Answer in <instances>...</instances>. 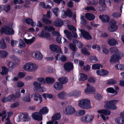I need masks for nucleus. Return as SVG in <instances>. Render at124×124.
<instances>
[{
	"label": "nucleus",
	"instance_id": "obj_63",
	"mask_svg": "<svg viewBox=\"0 0 124 124\" xmlns=\"http://www.w3.org/2000/svg\"><path fill=\"white\" fill-rule=\"evenodd\" d=\"M82 53L85 55H89V53L88 52L85 48H84L81 50Z\"/></svg>",
	"mask_w": 124,
	"mask_h": 124
},
{
	"label": "nucleus",
	"instance_id": "obj_13",
	"mask_svg": "<svg viewBox=\"0 0 124 124\" xmlns=\"http://www.w3.org/2000/svg\"><path fill=\"white\" fill-rule=\"evenodd\" d=\"M72 13L70 9H68L67 10L66 13L65 11L64 10L62 11L61 17L62 18H64L66 16H67L69 17H71L72 16Z\"/></svg>",
	"mask_w": 124,
	"mask_h": 124
},
{
	"label": "nucleus",
	"instance_id": "obj_62",
	"mask_svg": "<svg viewBox=\"0 0 124 124\" xmlns=\"http://www.w3.org/2000/svg\"><path fill=\"white\" fill-rule=\"evenodd\" d=\"M68 27L69 30L70 31H76V29L73 26L71 25L69 26H68Z\"/></svg>",
	"mask_w": 124,
	"mask_h": 124
},
{
	"label": "nucleus",
	"instance_id": "obj_57",
	"mask_svg": "<svg viewBox=\"0 0 124 124\" xmlns=\"http://www.w3.org/2000/svg\"><path fill=\"white\" fill-rule=\"evenodd\" d=\"M42 21L44 23L47 24H50L51 23L50 20L44 18L42 19Z\"/></svg>",
	"mask_w": 124,
	"mask_h": 124
},
{
	"label": "nucleus",
	"instance_id": "obj_46",
	"mask_svg": "<svg viewBox=\"0 0 124 124\" xmlns=\"http://www.w3.org/2000/svg\"><path fill=\"white\" fill-rule=\"evenodd\" d=\"M106 91L109 93H112L115 95L114 89L112 87H109L106 89Z\"/></svg>",
	"mask_w": 124,
	"mask_h": 124
},
{
	"label": "nucleus",
	"instance_id": "obj_6",
	"mask_svg": "<svg viewBox=\"0 0 124 124\" xmlns=\"http://www.w3.org/2000/svg\"><path fill=\"white\" fill-rule=\"evenodd\" d=\"M1 34L4 33L7 34H13L14 33V31L9 27L4 25L0 31Z\"/></svg>",
	"mask_w": 124,
	"mask_h": 124
},
{
	"label": "nucleus",
	"instance_id": "obj_43",
	"mask_svg": "<svg viewBox=\"0 0 124 124\" xmlns=\"http://www.w3.org/2000/svg\"><path fill=\"white\" fill-rule=\"evenodd\" d=\"M45 30L47 31H51L54 30L55 29L52 26H47L45 27Z\"/></svg>",
	"mask_w": 124,
	"mask_h": 124
},
{
	"label": "nucleus",
	"instance_id": "obj_27",
	"mask_svg": "<svg viewBox=\"0 0 124 124\" xmlns=\"http://www.w3.org/2000/svg\"><path fill=\"white\" fill-rule=\"evenodd\" d=\"M31 62H29L25 64L23 67V69L26 71H29L31 69Z\"/></svg>",
	"mask_w": 124,
	"mask_h": 124
},
{
	"label": "nucleus",
	"instance_id": "obj_8",
	"mask_svg": "<svg viewBox=\"0 0 124 124\" xmlns=\"http://www.w3.org/2000/svg\"><path fill=\"white\" fill-rule=\"evenodd\" d=\"M94 116L92 115H86L81 118L82 122H90L94 118Z\"/></svg>",
	"mask_w": 124,
	"mask_h": 124
},
{
	"label": "nucleus",
	"instance_id": "obj_20",
	"mask_svg": "<svg viewBox=\"0 0 124 124\" xmlns=\"http://www.w3.org/2000/svg\"><path fill=\"white\" fill-rule=\"evenodd\" d=\"M54 86L55 89L57 90H60L63 88L62 84L59 82L55 83L54 84Z\"/></svg>",
	"mask_w": 124,
	"mask_h": 124
},
{
	"label": "nucleus",
	"instance_id": "obj_38",
	"mask_svg": "<svg viewBox=\"0 0 124 124\" xmlns=\"http://www.w3.org/2000/svg\"><path fill=\"white\" fill-rule=\"evenodd\" d=\"M42 95L43 97L46 99L47 98L51 99L53 97V96L52 94L49 93H44L42 94Z\"/></svg>",
	"mask_w": 124,
	"mask_h": 124
},
{
	"label": "nucleus",
	"instance_id": "obj_40",
	"mask_svg": "<svg viewBox=\"0 0 124 124\" xmlns=\"http://www.w3.org/2000/svg\"><path fill=\"white\" fill-rule=\"evenodd\" d=\"M30 70L31 71H34L38 68L37 66L35 63L31 62Z\"/></svg>",
	"mask_w": 124,
	"mask_h": 124
},
{
	"label": "nucleus",
	"instance_id": "obj_16",
	"mask_svg": "<svg viewBox=\"0 0 124 124\" xmlns=\"http://www.w3.org/2000/svg\"><path fill=\"white\" fill-rule=\"evenodd\" d=\"M80 32L85 39L89 40L91 39V37L88 32L82 30H80Z\"/></svg>",
	"mask_w": 124,
	"mask_h": 124
},
{
	"label": "nucleus",
	"instance_id": "obj_41",
	"mask_svg": "<svg viewBox=\"0 0 124 124\" xmlns=\"http://www.w3.org/2000/svg\"><path fill=\"white\" fill-rule=\"evenodd\" d=\"M14 97V96L13 95H11L9 96H8V97L6 98H3L2 100V101L3 102H6L8 101H10L11 99H8V98H10L11 97V98L13 97V98Z\"/></svg>",
	"mask_w": 124,
	"mask_h": 124
},
{
	"label": "nucleus",
	"instance_id": "obj_37",
	"mask_svg": "<svg viewBox=\"0 0 124 124\" xmlns=\"http://www.w3.org/2000/svg\"><path fill=\"white\" fill-rule=\"evenodd\" d=\"M102 65L99 64H96L93 65L92 68L93 69H100V68H102Z\"/></svg>",
	"mask_w": 124,
	"mask_h": 124
},
{
	"label": "nucleus",
	"instance_id": "obj_42",
	"mask_svg": "<svg viewBox=\"0 0 124 124\" xmlns=\"http://www.w3.org/2000/svg\"><path fill=\"white\" fill-rule=\"evenodd\" d=\"M8 72V70L5 67H2V71L0 74L2 75H4L6 74Z\"/></svg>",
	"mask_w": 124,
	"mask_h": 124
},
{
	"label": "nucleus",
	"instance_id": "obj_60",
	"mask_svg": "<svg viewBox=\"0 0 124 124\" xmlns=\"http://www.w3.org/2000/svg\"><path fill=\"white\" fill-rule=\"evenodd\" d=\"M22 99L23 101L27 102H30L31 101V99L29 96L24 97Z\"/></svg>",
	"mask_w": 124,
	"mask_h": 124
},
{
	"label": "nucleus",
	"instance_id": "obj_49",
	"mask_svg": "<svg viewBox=\"0 0 124 124\" xmlns=\"http://www.w3.org/2000/svg\"><path fill=\"white\" fill-rule=\"evenodd\" d=\"M37 80L41 83V84H44L45 83V79L42 78H37Z\"/></svg>",
	"mask_w": 124,
	"mask_h": 124
},
{
	"label": "nucleus",
	"instance_id": "obj_48",
	"mask_svg": "<svg viewBox=\"0 0 124 124\" xmlns=\"http://www.w3.org/2000/svg\"><path fill=\"white\" fill-rule=\"evenodd\" d=\"M116 83V81L113 79H110L108 80V84L109 85H112L115 84Z\"/></svg>",
	"mask_w": 124,
	"mask_h": 124
},
{
	"label": "nucleus",
	"instance_id": "obj_58",
	"mask_svg": "<svg viewBox=\"0 0 124 124\" xmlns=\"http://www.w3.org/2000/svg\"><path fill=\"white\" fill-rule=\"evenodd\" d=\"M30 118L28 116V114L24 115L23 117V120L24 121H28Z\"/></svg>",
	"mask_w": 124,
	"mask_h": 124
},
{
	"label": "nucleus",
	"instance_id": "obj_17",
	"mask_svg": "<svg viewBox=\"0 0 124 124\" xmlns=\"http://www.w3.org/2000/svg\"><path fill=\"white\" fill-rule=\"evenodd\" d=\"M96 73L98 75L102 76L107 75L109 73L108 71L104 69L97 70Z\"/></svg>",
	"mask_w": 124,
	"mask_h": 124
},
{
	"label": "nucleus",
	"instance_id": "obj_12",
	"mask_svg": "<svg viewBox=\"0 0 124 124\" xmlns=\"http://www.w3.org/2000/svg\"><path fill=\"white\" fill-rule=\"evenodd\" d=\"M87 87L85 90V92L86 93H93L95 91V88L90 85L88 84H87Z\"/></svg>",
	"mask_w": 124,
	"mask_h": 124
},
{
	"label": "nucleus",
	"instance_id": "obj_19",
	"mask_svg": "<svg viewBox=\"0 0 124 124\" xmlns=\"http://www.w3.org/2000/svg\"><path fill=\"white\" fill-rule=\"evenodd\" d=\"M34 88L33 89L35 91H39L40 88H41V84L35 81L33 83Z\"/></svg>",
	"mask_w": 124,
	"mask_h": 124
},
{
	"label": "nucleus",
	"instance_id": "obj_52",
	"mask_svg": "<svg viewBox=\"0 0 124 124\" xmlns=\"http://www.w3.org/2000/svg\"><path fill=\"white\" fill-rule=\"evenodd\" d=\"M40 5L42 7L44 8H51V7H50V6L49 5H47L46 6L44 2L41 3L40 4Z\"/></svg>",
	"mask_w": 124,
	"mask_h": 124
},
{
	"label": "nucleus",
	"instance_id": "obj_29",
	"mask_svg": "<svg viewBox=\"0 0 124 124\" xmlns=\"http://www.w3.org/2000/svg\"><path fill=\"white\" fill-rule=\"evenodd\" d=\"M108 43L111 46H114L116 45L117 42L114 39H110L108 40Z\"/></svg>",
	"mask_w": 124,
	"mask_h": 124
},
{
	"label": "nucleus",
	"instance_id": "obj_55",
	"mask_svg": "<svg viewBox=\"0 0 124 124\" xmlns=\"http://www.w3.org/2000/svg\"><path fill=\"white\" fill-rule=\"evenodd\" d=\"M4 10L6 12H8L10 9V7L9 5H7L4 6L3 8Z\"/></svg>",
	"mask_w": 124,
	"mask_h": 124
},
{
	"label": "nucleus",
	"instance_id": "obj_51",
	"mask_svg": "<svg viewBox=\"0 0 124 124\" xmlns=\"http://www.w3.org/2000/svg\"><path fill=\"white\" fill-rule=\"evenodd\" d=\"M52 11L54 13L55 15L57 16L58 15L59 12V10L57 8H55L53 9L52 10Z\"/></svg>",
	"mask_w": 124,
	"mask_h": 124
},
{
	"label": "nucleus",
	"instance_id": "obj_18",
	"mask_svg": "<svg viewBox=\"0 0 124 124\" xmlns=\"http://www.w3.org/2000/svg\"><path fill=\"white\" fill-rule=\"evenodd\" d=\"M32 55L33 57L38 60H41L43 58L42 55L38 51H35L33 52V53Z\"/></svg>",
	"mask_w": 124,
	"mask_h": 124
},
{
	"label": "nucleus",
	"instance_id": "obj_56",
	"mask_svg": "<svg viewBox=\"0 0 124 124\" xmlns=\"http://www.w3.org/2000/svg\"><path fill=\"white\" fill-rule=\"evenodd\" d=\"M79 116H82L85 114V111L83 109L79 110L78 112Z\"/></svg>",
	"mask_w": 124,
	"mask_h": 124
},
{
	"label": "nucleus",
	"instance_id": "obj_7",
	"mask_svg": "<svg viewBox=\"0 0 124 124\" xmlns=\"http://www.w3.org/2000/svg\"><path fill=\"white\" fill-rule=\"evenodd\" d=\"M76 111V110L74 108L70 105L66 106L64 110L65 113L68 115H72L75 113Z\"/></svg>",
	"mask_w": 124,
	"mask_h": 124
},
{
	"label": "nucleus",
	"instance_id": "obj_53",
	"mask_svg": "<svg viewBox=\"0 0 124 124\" xmlns=\"http://www.w3.org/2000/svg\"><path fill=\"white\" fill-rule=\"evenodd\" d=\"M76 45L79 48H81L83 46V44L81 42L76 41L75 43Z\"/></svg>",
	"mask_w": 124,
	"mask_h": 124
},
{
	"label": "nucleus",
	"instance_id": "obj_35",
	"mask_svg": "<svg viewBox=\"0 0 124 124\" xmlns=\"http://www.w3.org/2000/svg\"><path fill=\"white\" fill-rule=\"evenodd\" d=\"M69 47L70 49L74 52H75L78 50V48L76 46L74 45L71 43H70L69 45Z\"/></svg>",
	"mask_w": 124,
	"mask_h": 124
},
{
	"label": "nucleus",
	"instance_id": "obj_21",
	"mask_svg": "<svg viewBox=\"0 0 124 124\" xmlns=\"http://www.w3.org/2000/svg\"><path fill=\"white\" fill-rule=\"evenodd\" d=\"M67 95V94L64 92H60L57 95L58 98L61 99H65Z\"/></svg>",
	"mask_w": 124,
	"mask_h": 124
},
{
	"label": "nucleus",
	"instance_id": "obj_10",
	"mask_svg": "<svg viewBox=\"0 0 124 124\" xmlns=\"http://www.w3.org/2000/svg\"><path fill=\"white\" fill-rule=\"evenodd\" d=\"M66 36L69 39H71L72 37H73L76 38L78 37L77 35L75 32H72L71 34L69 32V31L67 30H65L64 31Z\"/></svg>",
	"mask_w": 124,
	"mask_h": 124
},
{
	"label": "nucleus",
	"instance_id": "obj_34",
	"mask_svg": "<svg viewBox=\"0 0 124 124\" xmlns=\"http://www.w3.org/2000/svg\"><path fill=\"white\" fill-rule=\"evenodd\" d=\"M35 38L33 37L32 39H25L24 40L25 42L28 45H30L34 41Z\"/></svg>",
	"mask_w": 124,
	"mask_h": 124
},
{
	"label": "nucleus",
	"instance_id": "obj_14",
	"mask_svg": "<svg viewBox=\"0 0 124 124\" xmlns=\"http://www.w3.org/2000/svg\"><path fill=\"white\" fill-rule=\"evenodd\" d=\"M34 100L36 101H38L39 103H40L42 101V98L41 95L40 94L35 93L33 94Z\"/></svg>",
	"mask_w": 124,
	"mask_h": 124
},
{
	"label": "nucleus",
	"instance_id": "obj_5",
	"mask_svg": "<svg viewBox=\"0 0 124 124\" xmlns=\"http://www.w3.org/2000/svg\"><path fill=\"white\" fill-rule=\"evenodd\" d=\"M118 101L113 100L109 101H106L105 102L104 107L105 108L114 110L117 109L115 104L117 103Z\"/></svg>",
	"mask_w": 124,
	"mask_h": 124
},
{
	"label": "nucleus",
	"instance_id": "obj_24",
	"mask_svg": "<svg viewBox=\"0 0 124 124\" xmlns=\"http://www.w3.org/2000/svg\"><path fill=\"white\" fill-rule=\"evenodd\" d=\"M99 17L102 21L103 22H107L109 20V17L107 15L100 16Z\"/></svg>",
	"mask_w": 124,
	"mask_h": 124
},
{
	"label": "nucleus",
	"instance_id": "obj_25",
	"mask_svg": "<svg viewBox=\"0 0 124 124\" xmlns=\"http://www.w3.org/2000/svg\"><path fill=\"white\" fill-rule=\"evenodd\" d=\"M63 21L60 19L56 20L54 23V25L56 26H62L63 24Z\"/></svg>",
	"mask_w": 124,
	"mask_h": 124
},
{
	"label": "nucleus",
	"instance_id": "obj_44",
	"mask_svg": "<svg viewBox=\"0 0 124 124\" xmlns=\"http://www.w3.org/2000/svg\"><path fill=\"white\" fill-rule=\"evenodd\" d=\"M26 45L23 41L21 39H19V46L20 48H22L25 46Z\"/></svg>",
	"mask_w": 124,
	"mask_h": 124
},
{
	"label": "nucleus",
	"instance_id": "obj_54",
	"mask_svg": "<svg viewBox=\"0 0 124 124\" xmlns=\"http://www.w3.org/2000/svg\"><path fill=\"white\" fill-rule=\"evenodd\" d=\"M113 17L115 18H117L121 16V14L117 12L113 13L112 14Z\"/></svg>",
	"mask_w": 124,
	"mask_h": 124
},
{
	"label": "nucleus",
	"instance_id": "obj_11",
	"mask_svg": "<svg viewBox=\"0 0 124 124\" xmlns=\"http://www.w3.org/2000/svg\"><path fill=\"white\" fill-rule=\"evenodd\" d=\"M49 48L50 49L53 51L58 53L61 52L60 47L56 45L52 44L50 46Z\"/></svg>",
	"mask_w": 124,
	"mask_h": 124
},
{
	"label": "nucleus",
	"instance_id": "obj_23",
	"mask_svg": "<svg viewBox=\"0 0 124 124\" xmlns=\"http://www.w3.org/2000/svg\"><path fill=\"white\" fill-rule=\"evenodd\" d=\"M85 17L87 19L90 21L94 20L95 18V16L89 13H86Z\"/></svg>",
	"mask_w": 124,
	"mask_h": 124
},
{
	"label": "nucleus",
	"instance_id": "obj_1",
	"mask_svg": "<svg viewBox=\"0 0 124 124\" xmlns=\"http://www.w3.org/2000/svg\"><path fill=\"white\" fill-rule=\"evenodd\" d=\"M109 51L112 54H114L111 57L109 61L111 63L117 62H119L122 57L124 56L123 53L119 51L115 47H112L110 48Z\"/></svg>",
	"mask_w": 124,
	"mask_h": 124
},
{
	"label": "nucleus",
	"instance_id": "obj_4",
	"mask_svg": "<svg viewBox=\"0 0 124 124\" xmlns=\"http://www.w3.org/2000/svg\"><path fill=\"white\" fill-rule=\"evenodd\" d=\"M97 112L99 114V115L97 116V118H99V115H100L102 119L105 121L107 120L108 119L109 117L108 115H110L111 113L110 111L106 109L98 110Z\"/></svg>",
	"mask_w": 124,
	"mask_h": 124
},
{
	"label": "nucleus",
	"instance_id": "obj_9",
	"mask_svg": "<svg viewBox=\"0 0 124 124\" xmlns=\"http://www.w3.org/2000/svg\"><path fill=\"white\" fill-rule=\"evenodd\" d=\"M116 21L115 20H111L110 23V26L108 27V29L109 31L113 32L116 31L117 29V26L115 24Z\"/></svg>",
	"mask_w": 124,
	"mask_h": 124
},
{
	"label": "nucleus",
	"instance_id": "obj_2",
	"mask_svg": "<svg viewBox=\"0 0 124 124\" xmlns=\"http://www.w3.org/2000/svg\"><path fill=\"white\" fill-rule=\"evenodd\" d=\"M48 109L46 107H43L40 109L39 112L33 113L32 115V118L34 120L38 121L42 119V115L48 113Z\"/></svg>",
	"mask_w": 124,
	"mask_h": 124
},
{
	"label": "nucleus",
	"instance_id": "obj_31",
	"mask_svg": "<svg viewBox=\"0 0 124 124\" xmlns=\"http://www.w3.org/2000/svg\"><path fill=\"white\" fill-rule=\"evenodd\" d=\"M118 117L116 118L115 119V122L119 124H122L123 118L124 117Z\"/></svg>",
	"mask_w": 124,
	"mask_h": 124
},
{
	"label": "nucleus",
	"instance_id": "obj_32",
	"mask_svg": "<svg viewBox=\"0 0 124 124\" xmlns=\"http://www.w3.org/2000/svg\"><path fill=\"white\" fill-rule=\"evenodd\" d=\"M58 80L61 84H65L67 83L68 81V79L65 77L60 78Z\"/></svg>",
	"mask_w": 124,
	"mask_h": 124
},
{
	"label": "nucleus",
	"instance_id": "obj_3",
	"mask_svg": "<svg viewBox=\"0 0 124 124\" xmlns=\"http://www.w3.org/2000/svg\"><path fill=\"white\" fill-rule=\"evenodd\" d=\"M78 105L79 107L83 109H87L91 107L90 100L86 99L79 100Z\"/></svg>",
	"mask_w": 124,
	"mask_h": 124
},
{
	"label": "nucleus",
	"instance_id": "obj_50",
	"mask_svg": "<svg viewBox=\"0 0 124 124\" xmlns=\"http://www.w3.org/2000/svg\"><path fill=\"white\" fill-rule=\"evenodd\" d=\"M6 47V44L4 40H2L0 42V48H4Z\"/></svg>",
	"mask_w": 124,
	"mask_h": 124
},
{
	"label": "nucleus",
	"instance_id": "obj_15",
	"mask_svg": "<svg viewBox=\"0 0 124 124\" xmlns=\"http://www.w3.org/2000/svg\"><path fill=\"white\" fill-rule=\"evenodd\" d=\"M64 67L66 71H69L73 69V66L71 62H68L64 64Z\"/></svg>",
	"mask_w": 124,
	"mask_h": 124
},
{
	"label": "nucleus",
	"instance_id": "obj_30",
	"mask_svg": "<svg viewBox=\"0 0 124 124\" xmlns=\"http://www.w3.org/2000/svg\"><path fill=\"white\" fill-rule=\"evenodd\" d=\"M25 21L27 24H31L32 26H34L36 25L35 23L33 22L32 20L30 18L26 19L25 20Z\"/></svg>",
	"mask_w": 124,
	"mask_h": 124
},
{
	"label": "nucleus",
	"instance_id": "obj_59",
	"mask_svg": "<svg viewBox=\"0 0 124 124\" xmlns=\"http://www.w3.org/2000/svg\"><path fill=\"white\" fill-rule=\"evenodd\" d=\"M24 84L23 82H18L17 84V86L18 87H23L24 85Z\"/></svg>",
	"mask_w": 124,
	"mask_h": 124
},
{
	"label": "nucleus",
	"instance_id": "obj_36",
	"mask_svg": "<svg viewBox=\"0 0 124 124\" xmlns=\"http://www.w3.org/2000/svg\"><path fill=\"white\" fill-rule=\"evenodd\" d=\"M8 117L6 119V124H11L10 121L9 120V117L11 116L12 115V112H9L8 113Z\"/></svg>",
	"mask_w": 124,
	"mask_h": 124
},
{
	"label": "nucleus",
	"instance_id": "obj_39",
	"mask_svg": "<svg viewBox=\"0 0 124 124\" xmlns=\"http://www.w3.org/2000/svg\"><path fill=\"white\" fill-rule=\"evenodd\" d=\"M46 80L47 83L49 84L53 83L55 81L54 79L49 77L46 78Z\"/></svg>",
	"mask_w": 124,
	"mask_h": 124
},
{
	"label": "nucleus",
	"instance_id": "obj_33",
	"mask_svg": "<svg viewBox=\"0 0 124 124\" xmlns=\"http://www.w3.org/2000/svg\"><path fill=\"white\" fill-rule=\"evenodd\" d=\"M87 75L84 74H80L79 80L80 81H84L87 79Z\"/></svg>",
	"mask_w": 124,
	"mask_h": 124
},
{
	"label": "nucleus",
	"instance_id": "obj_61",
	"mask_svg": "<svg viewBox=\"0 0 124 124\" xmlns=\"http://www.w3.org/2000/svg\"><path fill=\"white\" fill-rule=\"evenodd\" d=\"M13 2L14 3L20 4L23 3V1L22 0H13Z\"/></svg>",
	"mask_w": 124,
	"mask_h": 124
},
{
	"label": "nucleus",
	"instance_id": "obj_28",
	"mask_svg": "<svg viewBox=\"0 0 124 124\" xmlns=\"http://www.w3.org/2000/svg\"><path fill=\"white\" fill-rule=\"evenodd\" d=\"M38 35L41 37L46 38H49L50 36V34L48 33H46L44 34L43 31H42L41 34H38Z\"/></svg>",
	"mask_w": 124,
	"mask_h": 124
},
{
	"label": "nucleus",
	"instance_id": "obj_22",
	"mask_svg": "<svg viewBox=\"0 0 124 124\" xmlns=\"http://www.w3.org/2000/svg\"><path fill=\"white\" fill-rule=\"evenodd\" d=\"M61 116L60 113H57L54 114L51 117V119L52 120H59L61 118Z\"/></svg>",
	"mask_w": 124,
	"mask_h": 124
},
{
	"label": "nucleus",
	"instance_id": "obj_26",
	"mask_svg": "<svg viewBox=\"0 0 124 124\" xmlns=\"http://www.w3.org/2000/svg\"><path fill=\"white\" fill-rule=\"evenodd\" d=\"M55 57L56 60L58 59L63 62L65 61L66 59V57L64 56L60 55V54H57Z\"/></svg>",
	"mask_w": 124,
	"mask_h": 124
},
{
	"label": "nucleus",
	"instance_id": "obj_64",
	"mask_svg": "<svg viewBox=\"0 0 124 124\" xmlns=\"http://www.w3.org/2000/svg\"><path fill=\"white\" fill-rule=\"evenodd\" d=\"M88 81L90 83H93L95 82V80L93 77H90L88 79Z\"/></svg>",
	"mask_w": 124,
	"mask_h": 124
},
{
	"label": "nucleus",
	"instance_id": "obj_45",
	"mask_svg": "<svg viewBox=\"0 0 124 124\" xmlns=\"http://www.w3.org/2000/svg\"><path fill=\"white\" fill-rule=\"evenodd\" d=\"M22 53H24L23 54V56L24 57H28L30 55V53L28 50H25L22 52Z\"/></svg>",
	"mask_w": 124,
	"mask_h": 124
},
{
	"label": "nucleus",
	"instance_id": "obj_47",
	"mask_svg": "<svg viewBox=\"0 0 124 124\" xmlns=\"http://www.w3.org/2000/svg\"><path fill=\"white\" fill-rule=\"evenodd\" d=\"M0 55L1 57L5 58L8 55V53L6 52L2 51L0 52Z\"/></svg>",
	"mask_w": 124,
	"mask_h": 124
}]
</instances>
